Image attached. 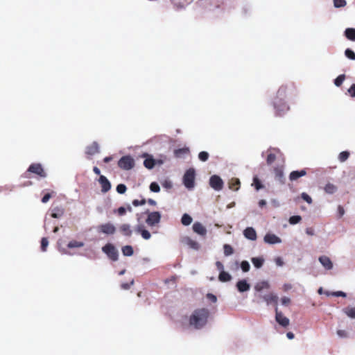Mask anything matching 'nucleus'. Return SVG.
Masks as SVG:
<instances>
[{
    "label": "nucleus",
    "instance_id": "f257e3e1",
    "mask_svg": "<svg viewBox=\"0 0 355 355\" xmlns=\"http://www.w3.org/2000/svg\"><path fill=\"white\" fill-rule=\"evenodd\" d=\"M209 316L208 309H197L190 315L189 324L196 329H200L207 324Z\"/></svg>",
    "mask_w": 355,
    "mask_h": 355
},
{
    "label": "nucleus",
    "instance_id": "f03ea898",
    "mask_svg": "<svg viewBox=\"0 0 355 355\" xmlns=\"http://www.w3.org/2000/svg\"><path fill=\"white\" fill-rule=\"evenodd\" d=\"M195 170L193 168H189L185 172L183 176V184L189 190L193 189L195 187Z\"/></svg>",
    "mask_w": 355,
    "mask_h": 355
},
{
    "label": "nucleus",
    "instance_id": "7ed1b4c3",
    "mask_svg": "<svg viewBox=\"0 0 355 355\" xmlns=\"http://www.w3.org/2000/svg\"><path fill=\"white\" fill-rule=\"evenodd\" d=\"M118 165L121 169L128 171L135 166V160L130 155L123 156L119 160Z\"/></svg>",
    "mask_w": 355,
    "mask_h": 355
},
{
    "label": "nucleus",
    "instance_id": "20e7f679",
    "mask_svg": "<svg viewBox=\"0 0 355 355\" xmlns=\"http://www.w3.org/2000/svg\"><path fill=\"white\" fill-rule=\"evenodd\" d=\"M102 251L112 261H116L118 259V250L112 244H106L102 248Z\"/></svg>",
    "mask_w": 355,
    "mask_h": 355
},
{
    "label": "nucleus",
    "instance_id": "39448f33",
    "mask_svg": "<svg viewBox=\"0 0 355 355\" xmlns=\"http://www.w3.org/2000/svg\"><path fill=\"white\" fill-rule=\"evenodd\" d=\"M161 220V214L158 211L149 212L146 219V224L153 227L159 224Z\"/></svg>",
    "mask_w": 355,
    "mask_h": 355
},
{
    "label": "nucleus",
    "instance_id": "423d86ee",
    "mask_svg": "<svg viewBox=\"0 0 355 355\" xmlns=\"http://www.w3.org/2000/svg\"><path fill=\"white\" fill-rule=\"evenodd\" d=\"M274 107L279 114H284L289 110V106L282 99H277L274 102Z\"/></svg>",
    "mask_w": 355,
    "mask_h": 355
},
{
    "label": "nucleus",
    "instance_id": "0eeeda50",
    "mask_svg": "<svg viewBox=\"0 0 355 355\" xmlns=\"http://www.w3.org/2000/svg\"><path fill=\"white\" fill-rule=\"evenodd\" d=\"M209 184L214 190L220 191L223 187V181L219 176L214 175L210 178Z\"/></svg>",
    "mask_w": 355,
    "mask_h": 355
},
{
    "label": "nucleus",
    "instance_id": "6e6552de",
    "mask_svg": "<svg viewBox=\"0 0 355 355\" xmlns=\"http://www.w3.org/2000/svg\"><path fill=\"white\" fill-rule=\"evenodd\" d=\"M263 241L269 245L279 244L282 242V239L276 234L272 233H267L263 237Z\"/></svg>",
    "mask_w": 355,
    "mask_h": 355
},
{
    "label": "nucleus",
    "instance_id": "1a4fd4ad",
    "mask_svg": "<svg viewBox=\"0 0 355 355\" xmlns=\"http://www.w3.org/2000/svg\"><path fill=\"white\" fill-rule=\"evenodd\" d=\"M181 243L195 250H199L200 247V245L196 241L192 239L189 236L182 237L181 239Z\"/></svg>",
    "mask_w": 355,
    "mask_h": 355
},
{
    "label": "nucleus",
    "instance_id": "9d476101",
    "mask_svg": "<svg viewBox=\"0 0 355 355\" xmlns=\"http://www.w3.org/2000/svg\"><path fill=\"white\" fill-rule=\"evenodd\" d=\"M98 229L101 232H102L105 234H113L116 232L115 226L110 223H107L101 225L98 227Z\"/></svg>",
    "mask_w": 355,
    "mask_h": 355
},
{
    "label": "nucleus",
    "instance_id": "9b49d317",
    "mask_svg": "<svg viewBox=\"0 0 355 355\" xmlns=\"http://www.w3.org/2000/svg\"><path fill=\"white\" fill-rule=\"evenodd\" d=\"M31 173H35L38 175H40L42 178L46 177V173L44 171V169L41 164H31L28 170Z\"/></svg>",
    "mask_w": 355,
    "mask_h": 355
},
{
    "label": "nucleus",
    "instance_id": "f8f14e48",
    "mask_svg": "<svg viewBox=\"0 0 355 355\" xmlns=\"http://www.w3.org/2000/svg\"><path fill=\"white\" fill-rule=\"evenodd\" d=\"M318 261L322 267L327 270H331L334 267L333 262L327 256L322 255L319 257Z\"/></svg>",
    "mask_w": 355,
    "mask_h": 355
},
{
    "label": "nucleus",
    "instance_id": "ddd939ff",
    "mask_svg": "<svg viewBox=\"0 0 355 355\" xmlns=\"http://www.w3.org/2000/svg\"><path fill=\"white\" fill-rule=\"evenodd\" d=\"M98 182L101 186V191L103 193H106L111 189V183L107 180V178L104 175H100L98 179Z\"/></svg>",
    "mask_w": 355,
    "mask_h": 355
},
{
    "label": "nucleus",
    "instance_id": "4468645a",
    "mask_svg": "<svg viewBox=\"0 0 355 355\" xmlns=\"http://www.w3.org/2000/svg\"><path fill=\"white\" fill-rule=\"evenodd\" d=\"M193 231L197 234L205 236L207 234V229L200 222H195L192 227Z\"/></svg>",
    "mask_w": 355,
    "mask_h": 355
},
{
    "label": "nucleus",
    "instance_id": "2eb2a0df",
    "mask_svg": "<svg viewBox=\"0 0 355 355\" xmlns=\"http://www.w3.org/2000/svg\"><path fill=\"white\" fill-rule=\"evenodd\" d=\"M244 236L250 241H255L257 238L255 230L252 227H248L243 231Z\"/></svg>",
    "mask_w": 355,
    "mask_h": 355
},
{
    "label": "nucleus",
    "instance_id": "dca6fc26",
    "mask_svg": "<svg viewBox=\"0 0 355 355\" xmlns=\"http://www.w3.org/2000/svg\"><path fill=\"white\" fill-rule=\"evenodd\" d=\"M236 286L240 293H244L250 289V285L245 279L239 280Z\"/></svg>",
    "mask_w": 355,
    "mask_h": 355
},
{
    "label": "nucleus",
    "instance_id": "f3484780",
    "mask_svg": "<svg viewBox=\"0 0 355 355\" xmlns=\"http://www.w3.org/2000/svg\"><path fill=\"white\" fill-rule=\"evenodd\" d=\"M135 232L139 233L141 235L142 238L145 240H148L151 237L150 233L144 228L143 225H138L135 227Z\"/></svg>",
    "mask_w": 355,
    "mask_h": 355
},
{
    "label": "nucleus",
    "instance_id": "a211bd4d",
    "mask_svg": "<svg viewBox=\"0 0 355 355\" xmlns=\"http://www.w3.org/2000/svg\"><path fill=\"white\" fill-rule=\"evenodd\" d=\"M99 151V146L97 142L94 141L86 148V153L90 155H94Z\"/></svg>",
    "mask_w": 355,
    "mask_h": 355
},
{
    "label": "nucleus",
    "instance_id": "6ab92c4d",
    "mask_svg": "<svg viewBox=\"0 0 355 355\" xmlns=\"http://www.w3.org/2000/svg\"><path fill=\"white\" fill-rule=\"evenodd\" d=\"M306 174V171L305 170L294 171L290 173L289 179L291 181H295L299 178L304 176Z\"/></svg>",
    "mask_w": 355,
    "mask_h": 355
},
{
    "label": "nucleus",
    "instance_id": "aec40b11",
    "mask_svg": "<svg viewBox=\"0 0 355 355\" xmlns=\"http://www.w3.org/2000/svg\"><path fill=\"white\" fill-rule=\"evenodd\" d=\"M64 214V208L61 207H55L52 209L51 217L54 218H60Z\"/></svg>",
    "mask_w": 355,
    "mask_h": 355
},
{
    "label": "nucleus",
    "instance_id": "412c9836",
    "mask_svg": "<svg viewBox=\"0 0 355 355\" xmlns=\"http://www.w3.org/2000/svg\"><path fill=\"white\" fill-rule=\"evenodd\" d=\"M276 320L279 324L284 327L287 326L289 323V320L277 311L276 312Z\"/></svg>",
    "mask_w": 355,
    "mask_h": 355
},
{
    "label": "nucleus",
    "instance_id": "4be33fe9",
    "mask_svg": "<svg viewBox=\"0 0 355 355\" xmlns=\"http://www.w3.org/2000/svg\"><path fill=\"white\" fill-rule=\"evenodd\" d=\"M175 6L183 8L190 4L193 0H171Z\"/></svg>",
    "mask_w": 355,
    "mask_h": 355
},
{
    "label": "nucleus",
    "instance_id": "5701e85b",
    "mask_svg": "<svg viewBox=\"0 0 355 355\" xmlns=\"http://www.w3.org/2000/svg\"><path fill=\"white\" fill-rule=\"evenodd\" d=\"M343 312L349 318L355 319V307L347 306L343 309Z\"/></svg>",
    "mask_w": 355,
    "mask_h": 355
},
{
    "label": "nucleus",
    "instance_id": "b1692460",
    "mask_svg": "<svg viewBox=\"0 0 355 355\" xmlns=\"http://www.w3.org/2000/svg\"><path fill=\"white\" fill-rule=\"evenodd\" d=\"M263 299L267 302L268 304L271 303L276 304L277 302L278 297L273 293H270L268 295H265L263 296Z\"/></svg>",
    "mask_w": 355,
    "mask_h": 355
},
{
    "label": "nucleus",
    "instance_id": "393cba45",
    "mask_svg": "<svg viewBox=\"0 0 355 355\" xmlns=\"http://www.w3.org/2000/svg\"><path fill=\"white\" fill-rule=\"evenodd\" d=\"M120 231L123 233V235L130 236L132 235V230L130 229V225L128 224H123L120 227Z\"/></svg>",
    "mask_w": 355,
    "mask_h": 355
},
{
    "label": "nucleus",
    "instance_id": "a878e982",
    "mask_svg": "<svg viewBox=\"0 0 355 355\" xmlns=\"http://www.w3.org/2000/svg\"><path fill=\"white\" fill-rule=\"evenodd\" d=\"M218 279L222 282H230L232 279V276L228 272L222 270L219 274Z\"/></svg>",
    "mask_w": 355,
    "mask_h": 355
},
{
    "label": "nucleus",
    "instance_id": "bb28decb",
    "mask_svg": "<svg viewBox=\"0 0 355 355\" xmlns=\"http://www.w3.org/2000/svg\"><path fill=\"white\" fill-rule=\"evenodd\" d=\"M251 261L254 266L257 268H261L264 263V259L263 257H253Z\"/></svg>",
    "mask_w": 355,
    "mask_h": 355
},
{
    "label": "nucleus",
    "instance_id": "cd10ccee",
    "mask_svg": "<svg viewBox=\"0 0 355 355\" xmlns=\"http://www.w3.org/2000/svg\"><path fill=\"white\" fill-rule=\"evenodd\" d=\"M144 165L146 168L152 169L155 166V160L152 157H148L144 160Z\"/></svg>",
    "mask_w": 355,
    "mask_h": 355
},
{
    "label": "nucleus",
    "instance_id": "c85d7f7f",
    "mask_svg": "<svg viewBox=\"0 0 355 355\" xmlns=\"http://www.w3.org/2000/svg\"><path fill=\"white\" fill-rule=\"evenodd\" d=\"M240 187V181L239 179L233 178L229 182V187L231 189L238 191Z\"/></svg>",
    "mask_w": 355,
    "mask_h": 355
},
{
    "label": "nucleus",
    "instance_id": "c756f323",
    "mask_svg": "<svg viewBox=\"0 0 355 355\" xmlns=\"http://www.w3.org/2000/svg\"><path fill=\"white\" fill-rule=\"evenodd\" d=\"M85 245V243L82 241H78L76 240H72L69 241L67 244V247L69 248H82Z\"/></svg>",
    "mask_w": 355,
    "mask_h": 355
},
{
    "label": "nucleus",
    "instance_id": "7c9ffc66",
    "mask_svg": "<svg viewBox=\"0 0 355 355\" xmlns=\"http://www.w3.org/2000/svg\"><path fill=\"white\" fill-rule=\"evenodd\" d=\"M345 35L348 40H355V28H347L345 31Z\"/></svg>",
    "mask_w": 355,
    "mask_h": 355
},
{
    "label": "nucleus",
    "instance_id": "2f4dec72",
    "mask_svg": "<svg viewBox=\"0 0 355 355\" xmlns=\"http://www.w3.org/2000/svg\"><path fill=\"white\" fill-rule=\"evenodd\" d=\"M193 221L192 218L187 214H184L181 218V223L183 225L188 226Z\"/></svg>",
    "mask_w": 355,
    "mask_h": 355
},
{
    "label": "nucleus",
    "instance_id": "473e14b6",
    "mask_svg": "<svg viewBox=\"0 0 355 355\" xmlns=\"http://www.w3.org/2000/svg\"><path fill=\"white\" fill-rule=\"evenodd\" d=\"M269 287H270L269 283L266 281H263V282H261L257 284V285L255 286V289L257 291H261L263 289L269 288Z\"/></svg>",
    "mask_w": 355,
    "mask_h": 355
},
{
    "label": "nucleus",
    "instance_id": "72a5a7b5",
    "mask_svg": "<svg viewBox=\"0 0 355 355\" xmlns=\"http://www.w3.org/2000/svg\"><path fill=\"white\" fill-rule=\"evenodd\" d=\"M336 190H337L336 187L331 183L327 184L324 187L325 192L329 194L334 193L336 191Z\"/></svg>",
    "mask_w": 355,
    "mask_h": 355
},
{
    "label": "nucleus",
    "instance_id": "f704fd0d",
    "mask_svg": "<svg viewBox=\"0 0 355 355\" xmlns=\"http://www.w3.org/2000/svg\"><path fill=\"white\" fill-rule=\"evenodd\" d=\"M189 153V148H180L177 149L174 151L175 155L177 157H183L184 155L187 154Z\"/></svg>",
    "mask_w": 355,
    "mask_h": 355
},
{
    "label": "nucleus",
    "instance_id": "c9c22d12",
    "mask_svg": "<svg viewBox=\"0 0 355 355\" xmlns=\"http://www.w3.org/2000/svg\"><path fill=\"white\" fill-rule=\"evenodd\" d=\"M133 252V248L130 245H125L122 248V253L124 256H132Z\"/></svg>",
    "mask_w": 355,
    "mask_h": 355
},
{
    "label": "nucleus",
    "instance_id": "e433bc0d",
    "mask_svg": "<svg viewBox=\"0 0 355 355\" xmlns=\"http://www.w3.org/2000/svg\"><path fill=\"white\" fill-rule=\"evenodd\" d=\"M275 174L276 178L282 183H284L283 171L281 168H275Z\"/></svg>",
    "mask_w": 355,
    "mask_h": 355
},
{
    "label": "nucleus",
    "instance_id": "4c0bfd02",
    "mask_svg": "<svg viewBox=\"0 0 355 355\" xmlns=\"http://www.w3.org/2000/svg\"><path fill=\"white\" fill-rule=\"evenodd\" d=\"M345 76L344 74H341L338 76L334 80V84L336 86L339 87L340 86L343 81L345 80Z\"/></svg>",
    "mask_w": 355,
    "mask_h": 355
},
{
    "label": "nucleus",
    "instance_id": "58836bf2",
    "mask_svg": "<svg viewBox=\"0 0 355 355\" xmlns=\"http://www.w3.org/2000/svg\"><path fill=\"white\" fill-rule=\"evenodd\" d=\"M224 254L225 256H230L233 254V248L228 244L224 245Z\"/></svg>",
    "mask_w": 355,
    "mask_h": 355
},
{
    "label": "nucleus",
    "instance_id": "ea45409f",
    "mask_svg": "<svg viewBox=\"0 0 355 355\" xmlns=\"http://www.w3.org/2000/svg\"><path fill=\"white\" fill-rule=\"evenodd\" d=\"M252 186H254L257 191L263 187L257 177H254L253 178V183L252 184Z\"/></svg>",
    "mask_w": 355,
    "mask_h": 355
},
{
    "label": "nucleus",
    "instance_id": "a19ab883",
    "mask_svg": "<svg viewBox=\"0 0 355 355\" xmlns=\"http://www.w3.org/2000/svg\"><path fill=\"white\" fill-rule=\"evenodd\" d=\"M241 268L244 272H248L250 268V265L248 261H243L241 263Z\"/></svg>",
    "mask_w": 355,
    "mask_h": 355
},
{
    "label": "nucleus",
    "instance_id": "79ce46f5",
    "mask_svg": "<svg viewBox=\"0 0 355 355\" xmlns=\"http://www.w3.org/2000/svg\"><path fill=\"white\" fill-rule=\"evenodd\" d=\"M301 220H302L301 216H293L290 217V218H289V223L291 225H295V224L300 223Z\"/></svg>",
    "mask_w": 355,
    "mask_h": 355
},
{
    "label": "nucleus",
    "instance_id": "37998d69",
    "mask_svg": "<svg viewBox=\"0 0 355 355\" xmlns=\"http://www.w3.org/2000/svg\"><path fill=\"white\" fill-rule=\"evenodd\" d=\"M349 153L347 151H343L339 154L338 159L341 162H345L349 157Z\"/></svg>",
    "mask_w": 355,
    "mask_h": 355
},
{
    "label": "nucleus",
    "instance_id": "c03bdc74",
    "mask_svg": "<svg viewBox=\"0 0 355 355\" xmlns=\"http://www.w3.org/2000/svg\"><path fill=\"white\" fill-rule=\"evenodd\" d=\"M198 158L202 162H206L209 158V153L206 151H202L198 154Z\"/></svg>",
    "mask_w": 355,
    "mask_h": 355
},
{
    "label": "nucleus",
    "instance_id": "a18cd8bd",
    "mask_svg": "<svg viewBox=\"0 0 355 355\" xmlns=\"http://www.w3.org/2000/svg\"><path fill=\"white\" fill-rule=\"evenodd\" d=\"M345 54L346 57H347L349 59H350L352 60H355V53L353 51H352L351 49H346L345 51Z\"/></svg>",
    "mask_w": 355,
    "mask_h": 355
},
{
    "label": "nucleus",
    "instance_id": "49530a36",
    "mask_svg": "<svg viewBox=\"0 0 355 355\" xmlns=\"http://www.w3.org/2000/svg\"><path fill=\"white\" fill-rule=\"evenodd\" d=\"M150 190L152 192L157 193L160 191V187L157 182H152L150 185Z\"/></svg>",
    "mask_w": 355,
    "mask_h": 355
},
{
    "label": "nucleus",
    "instance_id": "de8ad7c7",
    "mask_svg": "<svg viewBox=\"0 0 355 355\" xmlns=\"http://www.w3.org/2000/svg\"><path fill=\"white\" fill-rule=\"evenodd\" d=\"M49 245V241L46 238L44 237L41 241V250L42 252H45L46 250V248Z\"/></svg>",
    "mask_w": 355,
    "mask_h": 355
},
{
    "label": "nucleus",
    "instance_id": "09e8293b",
    "mask_svg": "<svg viewBox=\"0 0 355 355\" xmlns=\"http://www.w3.org/2000/svg\"><path fill=\"white\" fill-rule=\"evenodd\" d=\"M334 5L336 8H342L345 6V0H334Z\"/></svg>",
    "mask_w": 355,
    "mask_h": 355
},
{
    "label": "nucleus",
    "instance_id": "8fccbe9b",
    "mask_svg": "<svg viewBox=\"0 0 355 355\" xmlns=\"http://www.w3.org/2000/svg\"><path fill=\"white\" fill-rule=\"evenodd\" d=\"M126 186L123 184H119L116 187V191L120 194L124 193L126 191Z\"/></svg>",
    "mask_w": 355,
    "mask_h": 355
},
{
    "label": "nucleus",
    "instance_id": "3c124183",
    "mask_svg": "<svg viewBox=\"0 0 355 355\" xmlns=\"http://www.w3.org/2000/svg\"><path fill=\"white\" fill-rule=\"evenodd\" d=\"M274 261L278 267H282L284 265V259L281 257H275Z\"/></svg>",
    "mask_w": 355,
    "mask_h": 355
},
{
    "label": "nucleus",
    "instance_id": "603ef678",
    "mask_svg": "<svg viewBox=\"0 0 355 355\" xmlns=\"http://www.w3.org/2000/svg\"><path fill=\"white\" fill-rule=\"evenodd\" d=\"M302 198L306 201L307 203L309 204H311L312 203V199L306 193H302Z\"/></svg>",
    "mask_w": 355,
    "mask_h": 355
},
{
    "label": "nucleus",
    "instance_id": "864d4df0",
    "mask_svg": "<svg viewBox=\"0 0 355 355\" xmlns=\"http://www.w3.org/2000/svg\"><path fill=\"white\" fill-rule=\"evenodd\" d=\"M276 159V157L274 154L270 153L267 157V164L270 165Z\"/></svg>",
    "mask_w": 355,
    "mask_h": 355
},
{
    "label": "nucleus",
    "instance_id": "5fc2aeb1",
    "mask_svg": "<svg viewBox=\"0 0 355 355\" xmlns=\"http://www.w3.org/2000/svg\"><path fill=\"white\" fill-rule=\"evenodd\" d=\"M331 294H332V296H335V297H345L347 296V294L343 291H335V292H332Z\"/></svg>",
    "mask_w": 355,
    "mask_h": 355
},
{
    "label": "nucleus",
    "instance_id": "6e6d98bb",
    "mask_svg": "<svg viewBox=\"0 0 355 355\" xmlns=\"http://www.w3.org/2000/svg\"><path fill=\"white\" fill-rule=\"evenodd\" d=\"M206 297H207V298L209 300H210L211 302H214V303L216 302V301H217V297H216V295H214V294H212V293H207Z\"/></svg>",
    "mask_w": 355,
    "mask_h": 355
},
{
    "label": "nucleus",
    "instance_id": "4d7b16f0",
    "mask_svg": "<svg viewBox=\"0 0 355 355\" xmlns=\"http://www.w3.org/2000/svg\"><path fill=\"white\" fill-rule=\"evenodd\" d=\"M145 203H146V200H134L132 201V205L134 206H135V207H137V206H139V205H144Z\"/></svg>",
    "mask_w": 355,
    "mask_h": 355
},
{
    "label": "nucleus",
    "instance_id": "13d9d810",
    "mask_svg": "<svg viewBox=\"0 0 355 355\" xmlns=\"http://www.w3.org/2000/svg\"><path fill=\"white\" fill-rule=\"evenodd\" d=\"M347 92L352 97H355V84H353Z\"/></svg>",
    "mask_w": 355,
    "mask_h": 355
},
{
    "label": "nucleus",
    "instance_id": "bf43d9fd",
    "mask_svg": "<svg viewBox=\"0 0 355 355\" xmlns=\"http://www.w3.org/2000/svg\"><path fill=\"white\" fill-rule=\"evenodd\" d=\"M162 186L166 189H171L173 187V184L170 180H165L162 183Z\"/></svg>",
    "mask_w": 355,
    "mask_h": 355
},
{
    "label": "nucleus",
    "instance_id": "052dcab7",
    "mask_svg": "<svg viewBox=\"0 0 355 355\" xmlns=\"http://www.w3.org/2000/svg\"><path fill=\"white\" fill-rule=\"evenodd\" d=\"M216 266L220 272H222V270H224L223 264L220 261H216Z\"/></svg>",
    "mask_w": 355,
    "mask_h": 355
},
{
    "label": "nucleus",
    "instance_id": "680f3d73",
    "mask_svg": "<svg viewBox=\"0 0 355 355\" xmlns=\"http://www.w3.org/2000/svg\"><path fill=\"white\" fill-rule=\"evenodd\" d=\"M51 198V194L50 193H46V195H44V196L42 198V202L43 203H46L49 199Z\"/></svg>",
    "mask_w": 355,
    "mask_h": 355
},
{
    "label": "nucleus",
    "instance_id": "e2e57ef3",
    "mask_svg": "<svg viewBox=\"0 0 355 355\" xmlns=\"http://www.w3.org/2000/svg\"><path fill=\"white\" fill-rule=\"evenodd\" d=\"M281 301H282V304L283 305L286 306V305H288L289 304L290 298H288L287 297H284L282 298Z\"/></svg>",
    "mask_w": 355,
    "mask_h": 355
},
{
    "label": "nucleus",
    "instance_id": "0e129e2a",
    "mask_svg": "<svg viewBox=\"0 0 355 355\" xmlns=\"http://www.w3.org/2000/svg\"><path fill=\"white\" fill-rule=\"evenodd\" d=\"M338 212L339 214V217H342L345 214V210H344L343 207L341 206H338Z\"/></svg>",
    "mask_w": 355,
    "mask_h": 355
},
{
    "label": "nucleus",
    "instance_id": "69168bd1",
    "mask_svg": "<svg viewBox=\"0 0 355 355\" xmlns=\"http://www.w3.org/2000/svg\"><path fill=\"white\" fill-rule=\"evenodd\" d=\"M125 208H124L123 207H121L118 209L117 211L119 215L123 216L125 214Z\"/></svg>",
    "mask_w": 355,
    "mask_h": 355
},
{
    "label": "nucleus",
    "instance_id": "338daca9",
    "mask_svg": "<svg viewBox=\"0 0 355 355\" xmlns=\"http://www.w3.org/2000/svg\"><path fill=\"white\" fill-rule=\"evenodd\" d=\"M133 283H134V282H133V280H132V281L130 282V284H127V283H126V284H123L121 285V287H122L123 289H126V290H127V289H129V288H130V285H132V284H133Z\"/></svg>",
    "mask_w": 355,
    "mask_h": 355
},
{
    "label": "nucleus",
    "instance_id": "774afa93",
    "mask_svg": "<svg viewBox=\"0 0 355 355\" xmlns=\"http://www.w3.org/2000/svg\"><path fill=\"white\" fill-rule=\"evenodd\" d=\"M306 233L308 235L313 236L314 234V230L312 228H306Z\"/></svg>",
    "mask_w": 355,
    "mask_h": 355
}]
</instances>
